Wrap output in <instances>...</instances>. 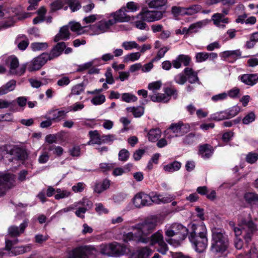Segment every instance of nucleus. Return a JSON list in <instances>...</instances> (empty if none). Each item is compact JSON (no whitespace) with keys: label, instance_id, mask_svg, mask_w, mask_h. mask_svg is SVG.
<instances>
[{"label":"nucleus","instance_id":"f257e3e1","mask_svg":"<svg viewBox=\"0 0 258 258\" xmlns=\"http://www.w3.org/2000/svg\"><path fill=\"white\" fill-rule=\"evenodd\" d=\"M156 225V219H146L132 227V229L136 231L134 233L131 232L124 234L123 240L125 242L133 240L138 243H147L150 241L149 235L154 230Z\"/></svg>","mask_w":258,"mask_h":258},{"label":"nucleus","instance_id":"f03ea898","mask_svg":"<svg viewBox=\"0 0 258 258\" xmlns=\"http://www.w3.org/2000/svg\"><path fill=\"white\" fill-rule=\"evenodd\" d=\"M241 224L242 227L239 228L234 227L233 222L229 223V225L233 227V230L235 235L234 244L237 249H241L243 245L242 240L238 238V236L243 234V238L245 242H248L251 240L253 233L257 230L256 225L251 221H246L245 220H243L241 221Z\"/></svg>","mask_w":258,"mask_h":258},{"label":"nucleus","instance_id":"7ed1b4c3","mask_svg":"<svg viewBox=\"0 0 258 258\" xmlns=\"http://www.w3.org/2000/svg\"><path fill=\"white\" fill-rule=\"evenodd\" d=\"M212 232L210 250L214 254L220 256L228 250L229 246L228 236L220 229L214 228Z\"/></svg>","mask_w":258,"mask_h":258},{"label":"nucleus","instance_id":"20e7f679","mask_svg":"<svg viewBox=\"0 0 258 258\" xmlns=\"http://www.w3.org/2000/svg\"><path fill=\"white\" fill-rule=\"evenodd\" d=\"M188 234V229L178 223L172 224L165 231V235L168 238L166 241L174 246H179Z\"/></svg>","mask_w":258,"mask_h":258},{"label":"nucleus","instance_id":"39448f33","mask_svg":"<svg viewBox=\"0 0 258 258\" xmlns=\"http://www.w3.org/2000/svg\"><path fill=\"white\" fill-rule=\"evenodd\" d=\"M127 247L116 242L102 244L100 252L109 256H119L126 253Z\"/></svg>","mask_w":258,"mask_h":258},{"label":"nucleus","instance_id":"423d86ee","mask_svg":"<svg viewBox=\"0 0 258 258\" xmlns=\"http://www.w3.org/2000/svg\"><path fill=\"white\" fill-rule=\"evenodd\" d=\"M96 252V248L93 246H79L69 252L67 258H90L95 256Z\"/></svg>","mask_w":258,"mask_h":258},{"label":"nucleus","instance_id":"0eeeda50","mask_svg":"<svg viewBox=\"0 0 258 258\" xmlns=\"http://www.w3.org/2000/svg\"><path fill=\"white\" fill-rule=\"evenodd\" d=\"M190 131V126L187 124H184L179 121L177 123H172L169 127L165 132L167 138L170 139L172 137L171 135H168L170 132L175 134V137L182 136L187 133Z\"/></svg>","mask_w":258,"mask_h":258},{"label":"nucleus","instance_id":"6e6552de","mask_svg":"<svg viewBox=\"0 0 258 258\" xmlns=\"http://www.w3.org/2000/svg\"><path fill=\"white\" fill-rule=\"evenodd\" d=\"M115 24V20L111 19L106 21L101 20L90 26V29L92 35H99L107 32L110 27Z\"/></svg>","mask_w":258,"mask_h":258},{"label":"nucleus","instance_id":"1a4fd4ad","mask_svg":"<svg viewBox=\"0 0 258 258\" xmlns=\"http://www.w3.org/2000/svg\"><path fill=\"white\" fill-rule=\"evenodd\" d=\"M166 13V8L162 11H145L140 13L142 18L148 22L157 21L163 18Z\"/></svg>","mask_w":258,"mask_h":258},{"label":"nucleus","instance_id":"9d476101","mask_svg":"<svg viewBox=\"0 0 258 258\" xmlns=\"http://www.w3.org/2000/svg\"><path fill=\"white\" fill-rule=\"evenodd\" d=\"M11 157H9V160L10 162L13 160L24 161L28 158V153L26 150L23 148H20L17 146L14 147L9 152Z\"/></svg>","mask_w":258,"mask_h":258},{"label":"nucleus","instance_id":"9b49d317","mask_svg":"<svg viewBox=\"0 0 258 258\" xmlns=\"http://www.w3.org/2000/svg\"><path fill=\"white\" fill-rule=\"evenodd\" d=\"M190 242L194 245L195 250L198 252H203L208 245V238L207 235L200 237H194L189 238Z\"/></svg>","mask_w":258,"mask_h":258},{"label":"nucleus","instance_id":"f8f14e48","mask_svg":"<svg viewBox=\"0 0 258 258\" xmlns=\"http://www.w3.org/2000/svg\"><path fill=\"white\" fill-rule=\"evenodd\" d=\"M48 60H49L48 53L41 54L32 60L31 64L28 68L29 71L33 72L39 70Z\"/></svg>","mask_w":258,"mask_h":258},{"label":"nucleus","instance_id":"ddd939ff","mask_svg":"<svg viewBox=\"0 0 258 258\" xmlns=\"http://www.w3.org/2000/svg\"><path fill=\"white\" fill-rule=\"evenodd\" d=\"M14 176L10 173L0 174V188H3L2 194H5L8 189L12 187L14 185Z\"/></svg>","mask_w":258,"mask_h":258},{"label":"nucleus","instance_id":"4468645a","mask_svg":"<svg viewBox=\"0 0 258 258\" xmlns=\"http://www.w3.org/2000/svg\"><path fill=\"white\" fill-rule=\"evenodd\" d=\"M133 202L136 208L149 206V202H150L149 196L144 192H139L135 196Z\"/></svg>","mask_w":258,"mask_h":258},{"label":"nucleus","instance_id":"2eb2a0df","mask_svg":"<svg viewBox=\"0 0 258 258\" xmlns=\"http://www.w3.org/2000/svg\"><path fill=\"white\" fill-rule=\"evenodd\" d=\"M207 235V229L204 224H191L188 238Z\"/></svg>","mask_w":258,"mask_h":258},{"label":"nucleus","instance_id":"dca6fc26","mask_svg":"<svg viewBox=\"0 0 258 258\" xmlns=\"http://www.w3.org/2000/svg\"><path fill=\"white\" fill-rule=\"evenodd\" d=\"M127 10L125 7H122L119 10L110 14V16L113 18L111 20H115L116 22H125L131 20V17L126 14Z\"/></svg>","mask_w":258,"mask_h":258},{"label":"nucleus","instance_id":"f3484780","mask_svg":"<svg viewBox=\"0 0 258 258\" xmlns=\"http://www.w3.org/2000/svg\"><path fill=\"white\" fill-rule=\"evenodd\" d=\"M28 226V221H24L19 227L11 226L8 229V233L11 237H18L24 232L26 228Z\"/></svg>","mask_w":258,"mask_h":258},{"label":"nucleus","instance_id":"a211bd4d","mask_svg":"<svg viewBox=\"0 0 258 258\" xmlns=\"http://www.w3.org/2000/svg\"><path fill=\"white\" fill-rule=\"evenodd\" d=\"M66 47V45L64 42H58L53 46L50 53H48L49 60L53 59L60 55Z\"/></svg>","mask_w":258,"mask_h":258},{"label":"nucleus","instance_id":"6ab92c4d","mask_svg":"<svg viewBox=\"0 0 258 258\" xmlns=\"http://www.w3.org/2000/svg\"><path fill=\"white\" fill-rule=\"evenodd\" d=\"M191 61V58L189 56L184 54L179 55L175 59L172 61V65L175 69H179L182 63L185 67L189 66Z\"/></svg>","mask_w":258,"mask_h":258},{"label":"nucleus","instance_id":"aec40b11","mask_svg":"<svg viewBox=\"0 0 258 258\" xmlns=\"http://www.w3.org/2000/svg\"><path fill=\"white\" fill-rule=\"evenodd\" d=\"M150 202H149V206L153 204H160L161 203H167L170 201L168 197H163L162 195L156 192H151L148 195Z\"/></svg>","mask_w":258,"mask_h":258},{"label":"nucleus","instance_id":"412c9836","mask_svg":"<svg viewBox=\"0 0 258 258\" xmlns=\"http://www.w3.org/2000/svg\"><path fill=\"white\" fill-rule=\"evenodd\" d=\"M214 149L209 144H205L199 146V154L204 159H208L212 156Z\"/></svg>","mask_w":258,"mask_h":258},{"label":"nucleus","instance_id":"4be33fe9","mask_svg":"<svg viewBox=\"0 0 258 258\" xmlns=\"http://www.w3.org/2000/svg\"><path fill=\"white\" fill-rule=\"evenodd\" d=\"M240 80L246 85L253 86L258 82V74H244L241 76Z\"/></svg>","mask_w":258,"mask_h":258},{"label":"nucleus","instance_id":"5701e85b","mask_svg":"<svg viewBox=\"0 0 258 258\" xmlns=\"http://www.w3.org/2000/svg\"><path fill=\"white\" fill-rule=\"evenodd\" d=\"M70 33L69 27L64 26L60 28L58 33H57L54 39L55 42H58L60 40H66L70 38Z\"/></svg>","mask_w":258,"mask_h":258},{"label":"nucleus","instance_id":"b1692460","mask_svg":"<svg viewBox=\"0 0 258 258\" xmlns=\"http://www.w3.org/2000/svg\"><path fill=\"white\" fill-rule=\"evenodd\" d=\"M6 64L9 67L12 73H16V69L19 67V62L16 56H11L8 57L6 60Z\"/></svg>","mask_w":258,"mask_h":258},{"label":"nucleus","instance_id":"393cba45","mask_svg":"<svg viewBox=\"0 0 258 258\" xmlns=\"http://www.w3.org/2000/svg\"><path fill=\"white\" fill-rule=\"evenodd\" d=\"M184 74L190 83H195L199 81L198 74L191 68H185L184 70Z\"/></svg>","mask_w":258,"mask_h":258},{"label":"nucleus","instance_id":"a878e982","mask_svg":"<svg viewBox=\"0 0 258 258\" xmlns=\"http://www.w3.org/2000/svg\"><path fill=\"white\" fill-rule=\"evenodd\" d=\"M110 180L107 179H105L102 182L95 183L94 190L98 194H100L104 190L108 189L110 186Z\"/></svg>","mask_w":258,"mask_h":258},{"label":"nucleus","instance_id":"bb28decb","mask_svg":"<svg viewBox=\"0 0 258 258\" xmlns=\"http://www.w3.org/2000/svg\"><path fill=\"white\" fill-rule=\"evenodd\" d=\"M168 2V0H149L146 1L150 8L159 9L165 7Z\"/></svg>","mask_w":258,"mask_h":258},{"label":"nucleus","instance_id":"cd10ccee","mask_svg":"<svg viewBox=\"0 0 258 258\" xmlns=\"http://www.w3.org/2000/svg\"><path fill=\"white\" fill-rule=\"evenodd\" d=\"M89 135L90 138V140L88 142L89 145L101 144V137L100 136L97 131H90L89 132Z\"/></svg>","mask_w":258,"mask_h":258},{"label":"nucleus","instance_id":"c85d7f7f","mask_svg":"<svg viewBox=\"0 0 258 258\" xmlns=\"http://www.w3.org/2000/svg\"><path fill=\"white\" fill-rule=\"evenodd\" d=\"M31 249V246L30 245L16 246L14 247L13 249H12L11 253L16 255L22 254L23 253L30 251Z\"/></svg>","mask_w":258,"mask_h":258},{"label":"nucleus","instance_id":"c756f323","mask_svg":"<svg viewBox=\"0 0 258 258\" xmlns=\"http://www.w3.org/2000/svg\"><path fill=\"white\" fill-rule=\"evenodd\" d=\"M126 109L128 112L132 113L135 117H141L144 112V108L141 106L127 107Z\"/></svg>","mask_w":258,"mask_h":258},{"label":"nucleus","instance_id":"7c9ffc66","mask_svg":"<svg viewBox=\"0 0 258 258\" xmlns=\"http://www.w3.org/2000/svg\"><path fill=\"white\" fill-rule=\"evenodd\" d=\"M240 55L241 53L239 50L225 51L220 54V56L224 59L230 57L236 59Z\"/></svg>","mask_w":258,"mask_h":258},{"label":"nucleus","instance_id":"2f4dec72","mask_svg":"<svg viewBox=\"0 0 258 258\" xmlns=\"http://www.w3.org/2000/svg\"><path fill=\"white\" fill-rule=\"evenodd\" d=\"M161 131L158 128H154L150 130L148 134V138L150 141L155 142L160 137Z\"/></svg>","mask_w":258,"mask_h":258},{"label":"nucleus","instance_id":"473e14b6","mask_svg":"<svg viewBox=\"0 0 258 258\" xmlns=\"http://www.w3.org/2000/svg\"><path fill=\"white\" fill-rule=\"evenodd\" d=\"M150 243L152 245H154L156 243H158V244L161 242L164 241L163 236L162 234L159 232L157 231L154 234H152L150 237H149Z\"/></svg>","mask_w":258,"mask_h":258},{"label":"nucleus","instance_id":"72a5a7b5","mask_svg":"<svg viewBox=\"0 0 258 258\" xmlns=\"http://www.w3.org/2000/svg\"><path fill=\"white\" fill-rule=\"evenodd\" d=\"M244 198L245 201L249 204H258V195L254 192L245 193L244 196Z\"/></svg>","mask_w":258,"mask_h":258},{"label":"nucleus","instance_id":"f704fd0d","mask_svg":"<svg viewBox=\"0 0 258 258\" xmlns=\"http://www.w3.org/2000/svg\"><path fill=\"white\" fill-rule=\"evenodd\" d=\"M202 9L200 5H192L189 8H184V16H191L195 15L199 12Z\"/></svg>","mask_w":258,"mask_h":258},{"label":"nucleus","instance_id":"c9c22d12","mask_svg":"<svg viewBox=\"0 0 258 258\" xmlns=\"http://www.w3.org/2000/svg\"><path fill=\"white\" fill-rule=\"evenodd\" d=\"M181 167V164L179 162L174 161L164 166V169L168 172H174L178 170Z\"/></svg>","mask_w":258,"mask_h":258},{"label":"nucleus","instance_id":"e433bc0d","mask_svg":"<svg viewBox=\"0 0 258 258\" xmlns=\"http://www.w3.org/2000/svg\"><path fill=\"white\" fill-rule=\"evenodd\" d=\"M151 253V250L147 247L141 248L136 252L138 258H148Z\"/></svg>","mask_w":258,"mask_h":258},{"label":"nucleus","instance_id":"4c0bfd02","mask_svg":"<svg viewBox=\"0 0 258 258\" xmlns=\"http://www.w3.org/2000/svg\"><path fill=\"white\" fill-rule=\"evenodd\" d=\"M74 206L76 207H80L86 208L87 211H88L89 209L92 208L93 204L92 202L88 199L83 198L81 201L75 203L74 204Z\"/></svg>","mask_w":258,"mask_h":258},{"label":"nucleus","instance_id":"58836bf2","mask_svg":"<svg viewBox=\"0 0 258 258\" xmlns=\"http://www.w3.org/2000/svg\"><path fill=\"white\" fill-rule=\"evenodd\" d=\"M49 114L52 115V117L50 118L52 121H59L63 118L65 115L64 111H57L56 110H53L51 111Z\"/></svg>","mask_w":258,"mask_h":258},{"label":"nucleus","instance_id":"ea45409f","mask_svg":"<svg viewBox=\"0 0 258 258\" xmlns=\"http://www.w3.org/2000/svg\"><path fill=\"white\" fill-rule=\"evenodd\" d=\"M65 2L73 12L78 11L81 7V5L78 0H65Z\"/></svg>","mask_w":258,"mask_h":258},{"label":"nucleus","instance_id":"a19ab883","mask_svg":"<svg viewBox=\"0 0 258 258\" xmlns=\"http://www.w3.org/2000/svg\"><path fill=\"white\" fill-rule=\"evenodd\" d=\"M121 100L122 101L130 103L132 102H136L137 100V97L131 93H124L122 94Z\"/></svg>","mask_w":258,"mask_h":258},{"label":"nucleus","instance_id":"79ce46f5","mask_svg":"<svg viewBox=\"0 0 258 258\" xmlns=\"http://www.w3.org/2000/svg\"><path fill=\"white\" fill-rule=\"evenodd\" d=\"M141 53L139 52H134L126 55L124 58V62L134 61L140 58Z\"/></svg>","mask_w":258,"mask_h":258},{"label":"nucleus","instance_id":"37998d69","mask_svg":"<svg viewBox=\"0 0 258 258\" xmlns=\"http://www.w3.org/2000/svg\"><path fill=\"white\" fill-rule=\"evenodd\" d=\"M184 8L177 6H173L171 8V13L175 17L179 15L184 16Z\"/></svg>","mask_w":258,"mask_h":258},{"label":"nucleus","instance_id":"c03bdc74","mask_svg":"<svg viewBox=\"0 0 258 258\" xmlns=\"http://www.w3.org/2000/svg\"><path fill=\"white\" fill-rule=\"evenodd\" d=\"M208 52H201L197 53L195 56L197 62H201L207 60L208 59Z\"/></svg>","mask_w":258,"mask_h":258},{"label":"nucleus","instance_id":"a18cd8bd","mask_svg":"<svg viewBox=\"0 0 258 258\" xmlns=\"http://www.w3.org/2000/svg\"><path fill=\"white\" fill-rule=\"evenodd\" d=\"M84 89L82 84H77L72 88L71 94L74 95H78L80 94L82 92H84Z\"/></svg>","mask_w":258,"mask_h":258},{"label":"nucleus","instance_id":"49530a36","mask_svg":"<svg viewBox=\"0 0 258 258\" xmlns=\"http://www.w3.org/2000/svg\"><path fill=\"white\" fill-rule=\"evenodd\" d=\"M245 160L248 163L253 164L258 160V154L250 152L246 155Z\"/></svg>","mask_w":258,"mask_h":258},{"label":"nucleus","instance_id":"de8ad7c7","mask_svg":"<svg viewBox=\"0 0 258 258\" xmlns=\"http://www.w3.org/2000/svg\"><path fill=\"white\" fill-rule=\"evenodd\" d=\"M24 36L22 35V36L19 37L17 40L16 42L18 43V47L20 50H25L29 44V41L28 39L23 40L22 41H19V39L21 37H23Z\"/></svg>","mask_w":258,"mask_h":258},{"label":"nucleus","instance_id":"09e8293b","mask_svg":"<svg viewBox=\"0 0 258 258\" xmlns=\"http://www.w3.org/2000/svg\"><path fill=\"white\" fill-rule=\"evenodd\" d=\"M48 150L49 151H53V153L58 156H61L63 152V150L62 147L60 146H56L55 145H50Z\"/></svg>","mask_w":258,"mask_h":258},{"label":"nucleus","instance_id":"8fccbe9b","mask_svg":"<svg viewBox=\"0 0 258 258\" xmlns=\"http://www.w3.org/2000/svg\"><path fill=\"white\" fill-rule=\"evenodd\" d=\"M255 116L253 112L248 113L242 119V122L245 124H248L255 120Z\"/></svg>","mask_w":258,"mask_h":258},{"label":"nucleus","instance_id":"3c124183","mask_svg":"<svg viewBox=\"0 0 258 258\" xmlns=\"http://www.w3.org/2000/svg\"><path fill=\"white\" fill-rule=\"evenodd\" d=\"M125 8L126 9H127L128 11L131 12H135L139 9L140 6L138 4L134 2H130L126 4Z\"/></svg>","mask_w":258,"mask_h":258},{"label":"nucleus","instance_id":"603ef678","mask_svg":"<svg viewBox=\"0 0 258 258\" xmlns=\"http://www.w3.org/2000/svg\"><path fill=\"white\" fill-rule=\"evenodd\" d=\"M138 46V44L135 41H125L122 44V46L125 50H131L134 48H137Z\"/></svg>","mask_w":258,"mask_h":258},{"label":"nucleus","instance_id":"864d4df0","mask_svg":"<svg viewBox=\"0 0 258 258\" xmlns=\"http://www.w3.org/2000/svg\"><path fill=\"white\" fill-rule=\"evenodd\" d=\"M105 97L103 95H99L94 97L92 100V103L94 105H100L104 102Z\"/></svg>","mask_w":258,"mask_h":258},{"label":"nucleus","instance_id":"5fc2aeb1","mask_svg":"<svg viewBox=\"0 0 258 258\" xmlns=\"http://www.w3.org/2000/svg\"><path fill=\"white\" fill-rule=\"evenodd\" d=\"M63 6V4L61 0H56L51 4V10L52 11H55L61 9Z\"/></svg>","mask_w":258,"mask_h":258},{"label":"nucleus","instance_id":"6e6d98bb","mask_svg":"<svg viewBox=\"0 0 258 258\" xmlns=\"http://www.w3.org/2000/svg\"><path fill=\"white\" fill-rule=\"evenodd\" d=\"M174 81L177 84L183 85L186 82L187 78L185 75L180 73L175 77Z\"/></svg>","mask_w":258,"mask_h":258},{"label":"nucleus","instance_id":"4d7b16f0","mask_svg":"<svg viewBox=\"0 0 258 258\" xmlns=\"http://www.w3.org/2000/svg\"><path fill=\"white\" fill-rule=\"evenodd\" d=\"M113 167V164L101 163L100 164L99 169L102 172H104L110 170Z\"/></svg>","mask_w":258,"mask_h":258},{"label":"nucleus","instance_id":"13d9d810","mask_svg":"<svg viewBox=\"0 0 258 258\" xmlns=\"http://www.w3.org/2000/svg\"><path fill=\"white\" fill-rule=\"evenodd\" d=\"M130 156L129 152L126 149L121 150L118 154L119 159L122 161L127 160Z\"/></svg>","mask_w":258,"mask_h":258},{"label":"nucleus","instance_id":"bf43d9fd","mask_svg":"<svg viewBox=\"0 0 258 258\" xmlns=\"http://www.w3.org/2000/svg\"><path fill=\"white\" fill-rule=\"evenodd\" d=\"M116 139L114 135H107L101 136V144L112 142Z\"/></svg>","mask_w":258,"mask_h":258},{"label":"nucleus","instance_id":"052dcab7","mask_svg":"<svg viewBox=\"0 0 258 258\" xmlns=\"http://www.w3.org/2000/svg\"><path fill=\"white\" fill-rule=\"evenodd\" d=\"M195 135L190 133L186 136L183 139V142L185 145H190L194 142Z\"/></svg>","mask_w":258,"mask_h":258},{"label":"nucleus","instance_id":"680f3d73","mask_svg":"<svg viewBox=\"0 0 258 258\" xmlns=\"http://www.w3.org/2000/svg\"><path fill=\"white\" fill-rule=\"evenodd\" d=\"M93 65V61H90L86 62L84 64L79 65L77 69V72H83L85 70L89 69L91 68Z\"/></svg>","mask_w":258,"mask_h":258},{"label":"nucleus","instance_id":"e2e57ef3","mask_svg":"<svg viewBox=\"0 0 258 258\" xmlns=\"http://www.w3.org/2000/svg\"><path fill=\"white\" fill-rule=\"evenodd\" d=\"M246 255L248 258H258V250L255 247H252Z\"/></svg>","mask_w":258,"mask_h":258},{"label":"nucleus","instance_id":"0e129e2a","mask_svg":"<svg viewBox=\"0 0 258 258\" xmlns=\"http://www.w3.org/2000/svg\"><path fill=\"white\" fill-rule=\"evenodd\" d=\"M14 22L12 19L0 23V30L7 29L13 26Z\"/></svg>","mask_w":258,"mask_h":258},{"label":"nucleus","instance_id":"69168bd1","mask_svg":"<svg viewBox=\"0 0 258 258\" xmlns=\"http://www.w3.org/2000/svg\"><path fill=\"white\" fill-rule=\"evenodd\" d=\"M71 24V30L72 31L77 32L80 33V31H81L83 27L81 26V24L79 23H70Z\"/></svg>","mask_w":258,"mask_h":258},{"label":"nucleus","instance_id":"338daca9","mask_svg":"<svg viewBox=\"0 0 258 258\" xmlns=\"http://www.w3.org/2000/svg\"><path fill=\"white\" fill-rule=\"evenodd\" d=\"M49 159V155L47 152H44L39 156L38 158V162L39 163L44 164L46 163Z\"/></svg>","mask_w":258,"mask_h":258},{"label":"nucleus","instance_id":"774afa93","mask_svg":"<svg viewBox=\"0 0 258 258\" xmlns=\"http://www.w3.org/2000/svg\"><path fill=\"white\" fill-rule=\"evenodd\" d=\"M70 83V80L68 77H63L59 79L57 82V85L60 87L67 86Z\"/></svg>","mask_w":258,"mask_h":258}]
</instances>
